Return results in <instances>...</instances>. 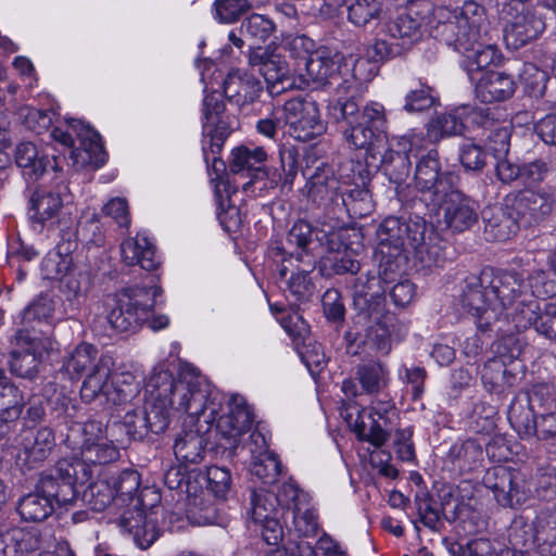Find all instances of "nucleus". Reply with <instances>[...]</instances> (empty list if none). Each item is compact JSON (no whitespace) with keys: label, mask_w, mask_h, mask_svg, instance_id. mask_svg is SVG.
<instances>
[{"label":"nucleus","mask_w":556,"mask_h":556,"mask_svg":"<svg viewBox=\"0 0 556 556\" xmlns=\"http://www.w3.org/2000/svg\"><path fill=\"white\" fill-rule=\"evenodd\" d=\"M516 14L508 21L504 28V40L507 48L517 50L533 40H536L545 29V22L534 11L515 8Z\"/></svg>","instance_id":"obj_24"},{"label":"nucleus","mask_w":556,"mask_h":556,"mask_svg":"<svg viewBox=\"0 0 556 556\" xmlns=\"http://www.w3.org/2000/svg\"><path fill=\"white\" fill-rule=\"evenodd\" d=\"M539 316V302L533 298V294L529 292L511 305V307H508L504 312L502 319L510 321L517 331H522L531 326L535 327Z\"/></svg>","instance_id":"obj_37"},{"label":"nucleus","mask_w":556,"mask_h":556,"mask_svg":"<svg viewBox=\"0 0 556 556\" xmlns=\"http://www.w3.org/2000/svg\"><path fill=\"white\" fill-rule=\"evenodd\" d=\"M481 380L490 392L502 393L513 386L515 376L501 359H488L481 370Z\"/></svg>","instance_id":"obj_42"},{"label":"nucleus","mask_w":556,"mask_h":556,"mask_svg":"<svg viewBox=\"0 0 556 556\" xmlns=\"http://www.w3.org/2000/svg\"><path fill=\"white\" fill-rule=\"evenodd\" d=\"M312 156L305 157V166L302 169L303 176L307 179L305 189L309 200L318 205H328L339 195L340 181L337 178L331 165L326 162H311Z\"/></svg>","instance_id":"obj_22"},{"label":"nucleus","mask_w":556,"mask_h":556,"mask_svg":"<svg viewBox=\"0 0 556 556\" xmlns=\"http://www.w3.org/2000/svg\"><path fill=\"white\" fill-rule=\"evenodd\" d=\"M283 114L289 135L298 141H309L326 129L318 105L311 98L288 100L283 105Z\"/></svg>","instance_id":"obj_17"},{"label":"nucleus","mask_w":556,"mask_h":556,"mask_svg":"<svg viewBox=\"0 0 556 556\" xmlns=\"http://www.w3.org/2000/svg\"><path fill=\"white\" fill-rule=\"evenodd\" d=\"M433 14L438 20L432 28L433 37L463 54L490 36L486 11L476 1H465L454 10L437 8Z\"/></svg>","instance_id":"obj_6"},{"label":"nucleus","mask_w":556,"mask_h":556,"mask_svg":"<svg viewBox=\"0 0 556 556\" xmlns=\"http://www.w3.org/2000/svg\"><path fill=\"white\" fill-rule=\"evenodd\" d=\"M114 486L116 498L123 502L135 501L134 496L138 493L140 486V475L136 470L127 469L122 471L117 477L110 479Z\"/></svg>","instance_id":"obj_60"},{"label":"nucleus","mask_w":556,"mask_h":556,"mask_svg":"<svg viewBox=\"0 0 556 556\" xmlns=\"http://www.w3.org/2000/svg\"><path fill=\"white\" fill-rule=\"evenodd\" d=\"M274 29L275 25L269 18L261 14H252L242 22L240 33L255 43H260L269 38Z\"/></svg>","instance_id":"obj_56"},{"label":"nucleus","mask_w":556,"mask_h":556,"mask_svg":"<svg viewBox=\"0 0 556 556\" xmlns=\"http://www.w3.org/2000/svg\"><path fill=\"white\" fill-rule=\"evenodd\" d=\"M251 475L260 479L264 484L277 481L281 473V463L277 454L271 453L254 458L250 463Z\"/></svg>","instance_id":"obj_54"},{"label":"nucleus","mask_w":556,"mask_h":556,"mask_svg":"<svg viewBox=\"0 0 556 556\" xmlns=\"http://www.w3.org/2000/svg\"><path fill=\"white\" fill-rule=\"evenodd\" d=\"M508 420L520 438H532L535 433L538 418L528 404L514 400L508 408Z\"/></svg>","instance_id":"obj_45"},{"label":"nucleus","mask_w":556,"mask_h":556,"mask_svg":"<svg viewBox=\"0 0 556 556\" xmlns=\"http://www.w3.org/2000/svg\"><path fill=\"white\" fill-rule=\"evenodd\" d=\"M484 236L489 241H506L520 226L514 212L503 207H490L483 211Z\"/></svg>","instance_id":"obj_31"},{"label":"nucleus","mask_w":556,"mask_h":556,"mask_svg":"<svg viewBox=\"0 0 556 556\" xmlns=\"http://www.w3.org/2000/svg\"><path fill=\"white\" fill-rule=\"evenodd\" d=\"M119 458V451L112 441L106 439L85 440L81 446V458H70L72 462H84L86 466L106 465Z\"/></svg>","instance_id":"obj_38"},{"label":"nucleus","mask_w":556,"mask_h":556,"mask_svg":"<svg viewBox=\"0 0 556 556\" xmlns=\"http://www.w3.org/2000/svg\"><path fill=\"white\" fill-rule=\"evenodd\" d=\"M382 12L379 0H353L348 8L349 21L357 27H364L378 20Z\"/></svg>","instance_id":"obj_52"},{"label":"nucleus","mask_w":556,"mask_h":556,"mask_svg":"<svg viewBox=\"0 0 556 556\" xmlns=\"http://www.w3.org/2000/svg\"><path fill=\"white\" fill-rule=\"evenodd\" d=\"M382 258L379 265L378 275L367 273L359 276L353 285V304L357 311L358 318L364 316H381V311L386 309V298L383 282H390L392 275L400 271H392L390 263L392 258L387 254H381Z\"/></svg>","instance_id":"obj_14"},{"label":"nucleus","mask_w":556,"mask_h":556,"mask_svg":"<svg viewBox=\"0 0 556 556\" xmlns=\"http://www.w3.org/2000/svg\"><path fill=\"white\" fill-rule=\"evenodd\" d=\"M341 200L351 217L362 218L372 211L371 194L365 187L351 186L341 193Z\"/></svg>","instance_id":"obj_44"},{"label":"nucleus","mask_w":556,"mask_h":556,"mask_svg":"<svg viewBox=\"0 0 556 556\" xmlns=\"http://www.w3.org/2000/svg\"><path fill=\"white\" fill-rule=\"evenodd\" d=\"M414 139V137L407 135L393 137L381 154L379 167L389 181L396 186H401L409 177L412 168L409 152Z\"/></svg>","instance_id":"obj_23"},{"label":"nucleus","mask_w":556,"mask_h":556,"mask_svg":"<svg viewBox=\"0 0 556 556\" xmlns=\"http://www.w3.org/2000/svg\"><path fill=\"white\" fill-rule=\"evenodd\" d=\"M30 217L43 224L56 216L63 206V200L59 191L46 188L37 189L29 200Z\"/></svg>","instance_id":"obj_39"},{"label":"nucleus","mask_w":556,"mask_h":556,"mask_svg":"<svg viewBox=\"0 0 556 556\" xmlns=\"http://www.w3.org/2000/svg\"><path fill=\"white\" fill-rule=\"evenodd\" d=\"M362 319L370 323L366 329V342L377 352L387 355L392 349V338L400 330V325L393 313L381 311V316H364Z\"/></svg>","instance_id":"obj_29"},{"label":"nucleus","mask_w":556,"mask_h":556,"mask_svg":"<svg viewBox=\"0 0 556 556\" xmlns=\"http://www.w3.org/2000/svg\"><path fill=\"white\" fill-rule=\"evenodd\" d=\"M397 416V410L392 401H376L369 409H363L358 415L354 431L358 440L369 442L375 447H380L389 440Z\"/></svg>","instance_id":"obj_16"},{"label":"nucleus","mask_w":556,"mask_h":556,"mask_svg":"<svg viewBox=\"0 0 556 556\" xmlns=\"http://www.w3.org/2000/svg\"><path fill=\"white\" fill-rule=\"evenodd\" d=\"M248 513L254 523L277 517L279 510L275 494L266 490H252Z\"/></svg>","instance_id":"obj_46"},{"label":"nucleus","mask_w":556,"mask_h":556,"mask_svg":"<svg viewBox=\"0 0 556 556\" xmlns=\"http://www.w3.org/2000/svg\"><path fill=\"white\" fill-rule=\"evenodd\" d=\"M528 290L533 298H548L556 294V279L551 277V273L544 269L533 270L529 277Z\"/></svg>","instance_id":"obj_63"},{"label":"nucleus","mask_w":556,"mask_h":556,"mask_svg":"<svg viewBox=\"0 0 556 556\" xmlns=\"http://www.w3.org/2000/svg\"><path fill=\"white\" fill-rule=\"evenodd\" d=\"M451 552L453 556H498L494 542L485 538L470 541L465 549L462 545L452 546Z\"/></svg>","instance_id":"obj_64"},{"label":"nucleus","mask_w":556,"mask_h":556,"mask_svg":"<svg viewBox=\"0 0 556 556\" xmlns=\"http://www.w3.org/2000/svg\"><path fill=\"white\" fill-rule=\"evenodd\" d=\"M202 480L206 482L207 490L219 500H226L230 492L231 476L229 470L213 466L207 468L206 472L201 475Z\"/></svg>","instance_id":"obj_59"},{"label":"nucleus","mask_w":556,"mask_h":556,"mask_svg":"<svg viewBox=\"0 0 556 556\" xmlns=\"http://www.w3.org/2000/svg\"><path fill=\"white\" fill-rule=\"evenodd\" d=\"M121 252L127 265H139L148 271L154 270L160 263L155 256V247L146 237L124 240L121 244Z\"/></svg>","instance_id":"obj_34"},{"label":"nucleus","mask_w":556,"mask_h":556,"mask_svg":"<svg viewBox=\"0 0 556 556\" xmlns=\"http://www.w3.org/2000/svg\"><path fill=\"white\" fill-rule=\"evenodd\" d=\"M92 476V468L86 466L84 462L63 458L41 471L35 486L53 504L63 506L75 501L78 494L77 485L86 484Z\"/></svg>","instance_id":"obj_10"},{"label":"nucleus","mask_w":556,"mask_h":556,"mask_svg":"<svg viewBox=\"0 0 556 556\" xmlns=\"http://www.w3.org/2000/svg\"><path fill=\"white\" fill-rule=\"evenodd\" d=\"M208 394L210 399H215L222 405L220 401L213 396L210 390ZM253 421L254 414L247 400L240 395H232L228 401V412L223 416L217 414L214 425L223 437L236 440V438L251 429Z\"/></svg>","instance_id":"obj_25"},{"label":"nucleus","mask_w":556,"mask_h":556,"mask_svg":"<svg viewBox=\"0 0 556 556\" xmlns=\"http://www.w3.org/2000/svg\"><path fill=\"white\" fill-rule=\"evenodd\" d=\"M11 530L12 535L8 540L13 541L14 555L17 553H33L41 548V536L37 529L13 527Z\"/></svg>","instance_id":"obj_61"},{"label":"nucleus","mask_w":556,"mask_h":556,"mask_svg":"<svg viewBox=\"0 0 556 556\" xmlns=\"http://www.w3.org/2000/svg\"><path fill=\"white\" fill-rule=\"evenodd\" d=\"M287 263L292 265V261L282 257L279 276L280 283H283V286L280 287L285 292H289L294 301H309L315 293V285L309 276L315 268L314 260H306L303 262L305 267L302 269L298 268L295 271L293 268H290Z\"/></svg>","instance_id":"obj_28"},{"label":"nucleus","mask_w":556,"mask_h":556,"mask_svg":"<svg viewBox=\"0 0 556 556\" xmlns=\"http://www.w3.org/2000/svg\"><path fill=\"white\" fill-rule=\"evenodd\" d=\"M422 25L424 18L417 13H400L384 25V31L390 39H377L367 50V56L380 61L401 55L421 38Z\"/></svg>","instance_id":"obj_12"},{"label":"nucleus","mask_w":556,"mask_h":556,"mask_svg":"<svg viewBox=\"0 0 556 556\" xmlns=\"http://www.w3.org/2000/svg\"><path fill=\"white\" fill-rule=\"evenodd\" d=\"M99 357L98 349L93 344L81 342L64 356L60 372L70 380H78L92 369Z\"/></svg>","instance_id":"obj_33"},{"label":"nucleus","mask_w":556,"mask_h":556,"mask_svg":"<svg viewBox=\"0 0 556 556\" xmlns=\"http://www.w3.org/2000/svg\"><path fill=\"white\" fill-rule=\"evenodd\" d=\"M223 87L225 98L240 110L257 101L263 92L262 81L240 70L231 71Z\"/></svg>","instance_id":"obj_27"},{"label":"nucleus","mask_w":556,"mask_h":556,"mask_svg":"<svg viewBox=\"0 0 556 556\" xmlns=\"http://www.w3.org/2000/svg\"><path fill=\"white\" fill-rule=\"evenodd\" d=\"M225 103L219 92L207 93L203 100L202 153L208 161V150L222 151L226 139L231 132L229 124L223 118Z\"/></svg>","instance_id":"obj_20"},{"label":"nucleus","mask_w":556,"mask_h":556,"mask_svg":"<svg viewBox=\"0 0 556 556\" xmlns=\"http://www.w3.org/2000/svg\"><path fill=\"white\" fill-rule=\"evenodd\" d=\"M506 208L514 212L521 227H531L545 220L556 207V190H520L505 199Z\"/></svg>","instance_id":"obj_15"},{"label":"nucleus","mask_w":556,"mask_h":556,"mask_svg":"<svg viewBox=\"0 0 556 556\" xmlns=\"http://www.w3.org/2000/svg\"><path fill=\"white\" fill-rule=\"evenodd\" d=\"M463 130L464 123L456 114L443 113L431 121L428 134L433 140H439L445 136L460 135Z\"/></svg>","instance_id":"obj_58"},{"label":"nucleus","mask_w":556,"mask_h":556,"mask_svg":"<svg viewBox=\"0 0 556 556\" xmlns=\"http://www.w3.org/2000/svg\"><path fill=\"white\" fill-rule=\"evenodd\" d=\"M147 404L142 409L147 430L155 434L164 432L172 412H185L211 424L216 419L220 404L210 399L208 383L200 375L185 374L175 379L168 370L154 371L147 384Z\"/></svg>","instance_id":"obj_2"},{"label":"nucleus","mask_w":556,"mask_h":556,"mask_svg":"<svg viewBox=\"0 0 556 556\" xmlns=\"http://www.w3.org/2000/svg\"><path fill=\"white\" fill-rule=\"evenodd\" d=\"M333 230L334 225L331 224H323L320 230H314L309 223L304 219H299L288 231L286 242L274 249L275 255H281L282 257H287V260H295L296 262L313 260V256L308 252L313 233H315L316 239L323 243L324 240H328L329 236L334 235Z\"/></svg>","instance_id":"obj_21"},{"label":"nucleus","mask_w":556,"mask_h":556,"mask_svg":"<svg viewBox=\"0 0 556 556\" xmlns=\"http://www.w3.org/2000/svg\"><path fill=\"white\" fill-rule=\"evenodd\" d=\"M53 312V301L47 295H40L24 309L23 320L28 324L26 327L46 329V325H49L52 328L48 319L52 317Z\"/></svg>","instance_id":"obj_50"},{"label":"nucleus","mask_w":556,"mask_h":556,"mask_svg":"<svg viewBox=\"0 0 556 556\" xmlns=\"http://www.w3.org/2000/svg\"><path fill=\"white\" fill-rule=\"evenodd\" d=\"M514 92L515 81L513 77L500 72L485 74L476 86V97L483 103L505 101Z\"/></svg>","instance_id":"obj_32"},{"label":"nucleus","mask_w":556,"mask_h":556,"mask_svg":"<svg viewBox=\"0 0 556 556\" xmlns=\"http://www.w3.org/2000/svg\"><path fill=\"white\" fill-rule=\"evenodd\" d=\"M84 498L96 511H102L116 498L110 480L90 482L84 491Z\"/></svg>","instance_id":"obj_51"},{"label":"nucleus","mask_w":556,"mask_h":556,"mask_svg":"<svg viewBox=\"0 0 556 556\" xmlns=\"http://www.w3.org/2000/svg\"><path fill=\"white\" fill-rule=\"evenodd\" d=\"M490 36L481 43H477L473 50L466 54V67L468 72L481 71L501 61V52L496 45L490 42Z\"/></svg>","instance_id":"obj_47"},{"label":"nucleus","mask_w":556,"mask_h":556,"mask_svg":"<svg viewBox=\"0 0 556 556\" xmlns=\"http://www.w3.org/2000/svg\"><path fill=\"white\" fill-rule=\"evenodd\" d=\"M308 77L319 85L337 84L338 98L328 105V115L336 123H343L342 136L351 150H364L367 157L375 159L386 140L388 116L386 108L377 101L367 102L362 109L356 100L361 84L355 74L343 77L342 68L348 72V63L342 53L320 47L306 58Z\"/></svg>","instance_id":"obj_1"},{"label":"nucleus","mask_w":556,"mask_h":556,"mask_svg":"<svg viewBox=\"0 0 556 556\" xmlns=\"http://www.w3.org/2000/svg\"><path fill=\"white\" fill-rule=\"evenodd\" d=\"M159 293V288L132 287L109 295L104 301L106 308L104 320L116 333L136 331L142 323L148 320Z\"/></svg>","instance_id":"obj_8"},{"label":"nucleus","mask_w":556,"mask_h":556,"mask_svg":"<svg viewBox=\"0 0 556 556\" xmlns=\"http://www.w3.org/2000/svg\"><path fill=\"white\" fill-rule=\"evenodd\" d=\"M231 156L230 173L236 178L249 179L242 184L244 191L256 184H261L260 190L271 189L279 184L291 188L298 174V152L294 148H287L279 152L282 173H278L277 169L270 172L265 167L267 153L262 147L251 149L240 146L232 150Z\"/></svg>","instance_id":"obj_7"},{"label":"nucleus","mask_w":556,"mask_h":556,"mask_svg":"<svg viewBox=\"0 0 556 556\" xmlns=\"http://www.w3.org/2000/svg\"><path fill=\"white\" fill-rule=\"evenodd\" d=\"M197 429H184L175 439L174 454L178 462L185 466L200 464L205 455L206 438L204 433L210 431L215 424H206L203 418L190 417Z\"/></svg>","instance_id":"obj_26"},{"label":"nucleus","mask_w":556,"mask_h":556,"mask_svg":"<svg viewBox=\"0 0 556 556\" xmlns=\"http://www.w3.org/2000/svg\"><path fill=\"white\" fill-rule=\"evenodd\" d=\"M289 514L292 517L294 531L301 536H312L318 531V515L311 502L293 508Z\"/></svg>","instance_id":"obj_53"},{"label":"nucleus","mask_w":556,"mask_h":556,"mask_svg":"<svg viewBox=\"0 0 556 556\" xmlns=\"http://www.w3.org/2000/svg\"><path fill=\"white\" fill-rule=\"evenodd\" d=\"M53 503L39 490L23 496L17 504V511L26 521H43L53 511Z\"/></svg>","instance_id":"obj_41"},{"label":"nucleus","mask_w":556,"mask_h":556,"mask_svg":"<svg viewBox=\"0 0 556 556\" xmlns=\"http://www.w3.org/2000/svg\"><path fill=\"white\" fill-rule=\"evenodd\" d=\"M275 497L277 498L278 506L287 508V514H289L293 508L306 505L311 502L309 494L300 489L293 480L283 482L279 486Z\"/></svg>","instance_id":"obj_57"},{"label":"nucleus","mask_w":556,"mask_h":556,"mask_svg":"<svg viewBox=\"0 0 556 556\" xmlns=\"http://www.w3.org/2000/svg\"><path fill=\"white\" fill-rule=\"evenodd\" d=\"M56 445L52 428L43 426L29 429L21 435L15 465L23 472L40 468L52 454Z\"/></svg>","instance_id":"obj_18"},{"label":"nucleus","mask_w":556,"mask_h":556,"mask_svg":"<svg viewBox=\"0 0 556 556\" xmlns=\"http://www.w3.org/2000/svg\"><path fill=\"white\" fill-rule=\"evenodd\" d=\"M252 8L249 0H215V18L220 23H235Z\"/></svg>","instance_id":"obj_62"},{"label":"nucleus","mask_w":556,"mask_h":556,"mask_svg":"<svg viewBox=\"0 0 556 556\" xmlns=\"http://www.w3.org/2000/svg\"><path fill=\"white\" fill-rule=\"evenodd\" d=\"M496 502L503 507H515L523 504L531 492L529 482L517 470L506 467H495L484 478Z\"/></svg>","instance_id":"obj_19"},{"label":"nucleus","mask_w":556,"mask_h":556,"mask_svg":"<svg viewBox=\"0 0 556 556\" xmlns=\"http://www.w3.org/2000/svg\"><path fill=\"white\" fill-rule=\"evenodd\" d=\"M139 393V383L131 372L115 375L110 382L109 403L121 405Z\"/></svg>","instance_id":"obj_48"},{"label":"nucleus","mask_w":556,"mask_h":556,"mask_svg":"<svg viewBox=\"0 0 556 556\" xmlns=\"http://www.w3.org/2000/svg\"><path fill=\"white\" fill-rule=\"evenodd\" d=\"M15 163L23 168L24 174L29 178L37 179L48 167L56 166V161H52L46 155H39L36 146L31 142H22L15 149Z\"/></svg>","instance_id":"obj_35"},{"label":"nucleus","mask_w":556,"mask_h":556,"mask_svg":"<svg viewBox=\"0 0 556 556\" xmlns=\"http://www.w3.org/2000/svg\"><path fill=\"white\" fill-rule=\"evenodd\" d=\"M10 344L11 372L34 380L40 371L43 357L54 350L55 341L51 337V327L46 325V329H36L34 326L17 329Z\"/></svg>","instance_id":"obj_9"},{"label":"nucleus","mask_w":556,"mask_h":556,"mask_svg":"<svg viewBox=\"0 0 556 556\" xmlns=\"http://www.w3.org/2000/svg\"><path fill=\"white\" fill-rule=\"evenodd\" d=\"M454 464L464 471H471L483 462L482 446L476 440H466L452 450Z\"/></svg>","instance_id":"obj_49"},{"label":"nucleus","mask_w":556,"mask_h":556,"mask_svg":"<svg viewBox=\"0 0 556 556\" xmlns=\"http://www.w3.org/2000/svg\"><path fill=\"white\" fill-rule=\"evenodd\" d=\"M414 188L430 212L443 211V223L452 232H464L478 222L476 202L458 188V176L443 169L437 150L416 163Z\"/></svg>","instance_id":"obj_3"},{"label":"nucleus","mask_w":556,"mask_h":556,"mask_svg":"<svg viewBox=\"0 0 556 556\" xmlns=\"http://www.w3.org/2000/svg\"><path fill=\"white\" fill-rule=\"evenodd\" d=\"M356 378L366 393L380 392L388 383V369L376 361L361 364L356 367Z\"/></svg>","instance_id":"obj_43"},{"label":"nucleus","mask_w":556,"mask_h":556,"mask_svg":"<svg viewBox=\"0 0 556 556\" xmlns=\"http://www.w3.org/2000/svg\"><path fill=\"white\" fill-rule=\"evenodd\" d=\"M53 140L71 149V157L76 166L100 167L106 155L99 134L78 119L68 121L66 129L55 127L51 131Z\"/></svg>","instance_id":"obj_11"},{"label":"nucleus","mask_w":556,"mask_h":556,"mask_svg":"<svg viewBox=\"0 0 556 556\" xmlns=\"http://www.w3.org/2000/svg\"><path fill=\"white\" fill-rule=\"evenodd\" d=\"M523 88L529 97L541 99L546 96L548 74L534 64H526L522 74Z\"/></svg>","instance_id":"obj_55"},{"label":"nucleus","mask_w":556,"mask_h":556,"mask_svg":"<svg viewBox=\"0 0 556 556\" xmlns=\"http://www.w3.org/2000/svg\"><path fill=\"white\" fill-rule=\"evenodd\" d=\"M260 73L265 79L266 90L270 97L279 96L294 86L288 64L279 55H274Z\"/></svg>","instance_id":"obj_36"},{"label":"nucleus","mask_w":556,"mask_h":556,"mask_svg":"<svg viewBox=\"0 0 556 556\" xmlns=\"http://www.w3.org/2000/svg\"><path fill=\"white\" fill-rule=\"evenodd\" d=\"M25 405L23 392L10 380L0 367V414L7 419L16 420Z\"/></svg>","instance_id":"obj_40"},{"label":"nucleus","mask_w":556,"mask_h":556,"mask_svg":"<svg viewBox=\"0 0 556 556\" xmlns=\"http://www.w3.org/2000/svg\"><path fill=\"white\" fill-rule=\"evenodd\" d=\"M378 245L381 254L392 258V271H401L403 254L409 248L421 268L432 269L443 267L448 260V243L424 219L403 222L387 217L377 230Z\"/></svg>","instance_id":"obj_5"},{"label":"nucleus","mask_w":556,"mask_h":556,"mask_svg":"<svg viewBox=\"0 0 556 556\" xmlns=\"http://www.w3.org/2000/svg\"><path fill=\"white\" fill-rule=\"evenodd\" d=\"M132 509L125 510L117 519L122 531L132 535L136 544L146 549L159 538V529L151 510L161 502V494L153 488H143L136 497Z\"/></svg>","instance_id":"obj_13"},{"label":"nucleus","mask_w":556,"mask_h":556,"mask_svg":"<svg viewBox=\"0 0 556 556\" xmlns=\"http://www.w3.org/2000/svg\"><path fill=\"white\" fill-rule=\"evenodd\" d=\"M527 293L528 286L521 274L484 268L479 276L465 280L460 304L475 318L478 329L488 331Z\"/></svg>","instance_id":"obj_4"},{"label":"nucleus","mask_w":556,"mask_h":556,"mask_svg":"<svg viewBox=\"0 0 556 556\" xmlns=\"http://www.w3.org/2000/svg\"><path fill=\"white\" fill-rule=\"evenodd\" d=\"M112 358L100 355L92 369L88 371L80 388V397L86 403H91L98 397H103L109 403L110 378L112 376Z\"/></svg>","instance_id":"obj_30"}]
</instances>
